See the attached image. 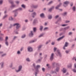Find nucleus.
I'll return each instance as SVG.
<instances>
[{
    "mask_svg": "<svg viewBox=\"0 0 76 76\" xmlns=\"http://www.w3.org/2000/svg\"><path fill=\"white\" fill-rule=\"evenodd\" d=\"M33 66L36 72L35 73V76H37V74H38L37 72H39V68H40V65H37L36 66H35V64H33Z\"/></svg>",
    "mask_w": 76,
    "mask_h": 76,
    "instance_id": "1",
    "label": "nucleus"
},
{
    "mask_svg": "<svg viewBox=\"0 0 76 76\" xmlns=\"http://www.w3.org/2000/svg\"><path fill=\"white\" fill-rule=\"evenodd\" d=\"M16 26V30H18V29H19L20 27V25L19 23H16L14 24L13 25V26Z\"/></svg>",
    "mask_w": 76,
    "mask_h": 76,
    "instance_id": "2",
    "label": "nucleus"
},
{
    "mask_svg": "<svg viewBox=\"0 0 76 76\" xmlns=\"http://www.w3.org/2000/svg\"><path fill=\"white\" fill-rule=\"evenodd\" d=\"M61 4H62V3H60L56 7V9H58L60 11H61V12H62V11H63V9H59V8H58L59 7H60V6H61Z\"/></svg>",
    "mask_w": 76,
    "mask_h": 76,
    "instance_id": "3",
    "label": "nucleus"
},
{
    "mask_svg": "<svg viewBox=\"0 0 76 76\" xmlns=\"http://www.w3.org/2000/svg\"><path fill=\"white\" fill-rule=\"evenodd\" d=\"M69 4H70V2H69V1H64V3L63 6L64 7H66V6H67Z\"/></svg>",
    "mask_w": 76,
    "mask_h": 76,
    "instance_id": "4",
    "label": "nucleus"
},
{
    "mask_svg": "<svg viewBox=\"0 0 76 76\" xmlns=\"http://www.w3.org/2000/svg\"><path fill=\"white\" fill-rule=\"evenodd\" d=\"M27 50L29 52H32L33 51V49L31 47H28L27 48Z\"/></svg>",
    "mask_w": 76,
    "mask_h": 76,
    "instance_id": "5",
    "label": "nucleus"
},
{
    "mask_svg": "<svg viewBox=\"0 0 76 76\" xmlns=\"http://www.w3.org/2000/svg\"><path fill=\"white\" fill-rule=\"evenodd\" d=\"M54 53H52L51 54V56L50 58V61H52L53 60V59H54Z\"/></svg>",
    "mask_w": 76,
    "mask_h": 76,
    "instance_id": "6",
    "label": "nucleus"
},
{
    "mask_svg": "<svg viewBox=\"0 0 76 76\" xmlns=\"http://www.w3.org/2000/svg\"><path fill=\"white\" fill-rule=\"evenodd\" d=\"M34 33H33V31H30V33H29L28 34V36L29 37H33L34 36Z\"/></svg>",
    "mask_w": 76,
    "mask_h": 76,
    "instance_id": "7",
    "label": "nucleus"
},
{
    "mask_svg": "<svg viewBox=\"0 0 76 76\" xmlns=\"http://www.w3.org/2000/svg\"><path fill=\"white\" fill-rule=\"evenodd\" d=\"M38 22V20L37 19V18H35L33 20V24L34 25H36V24Z\"/></svg>",
    "mask_w": 76,
    "mask_h": 76,
    "instance_id": "8",
    "label": "nucleus"
},
{
    "mask_svg": "<svg viewBox=\"0 0 76 76\" xmlns=\"http://www.w3.org/2000/svg\"><path fill=\"white\" fill-rule=\"evenodd\" d=\"M22 66L20 65L19 66V68H18V70H16V72H20V70H21V69H22Z\"/></svg>",
    "mask_w": 76,
    "mask_h": 76,
    "instance_id": "9",
    "label": "nucleus"
},
{
    "mask_svg": "<svg viewBox=\"0 0 76 76\" xmlns=\"http://www.w3.org/2000/svg\"><path fill=\"white\" fill-rule=\"evenodd\" d=\"M67 46H68V42H66L65 43L64 46L63 47V49H64V50H66V48H65V47H67Z\"/></svg>",
    "mask_w": 76,
    "mask_h": 76,
    "instance_id": "10",
    "label": "nucleus"
},
{
    "mask_svg": "<svg viewBox=\"0 0 76 76\" xmlns=\"http://www.w3.org/2000/svg\"><path fill=\"white\" fill-rule=\"evenodd\" d=\"M40 16L41 18H45V15L44 13H42L40 14Z\"/></svg>",
    "mask_w": 76,
    "mask_h": 76,
    "instance_id": "11",
    "label": "nucleus"
},
{
    "mask_svg": "<svg viewBox=\"0 0 76 76\" xmlns=\"http://www.w3.org/2000/svg\"><path fill=\"white\" fill-rule=\"evenodd\" d=\"M57 53L58 55H59V57H61V53H60V50H57Z\"/></svg>",
    "mask_w": 76,
    "mask_h": 76,
    "instance_id": "12",
    "label": "nucleus"
},
{
    "mask_svg": "<svg viewBox=\"0 0 76 76\" xmlns=\"http://www.w3.org/2000/svg\"><path fill=\"white\" fill-rule=\"evenodd\" d=\"M13 13H15L14 17H15L16 16H17V15L18 13V12L17 11H15V10H13L12 11Z\"/></svg>",
    "mask_w": 76,
    "mask_h": 76,
    "instance_id": "13",
    "label": "nucleus"
},
{
    "mask_svg": "<svg viewBox=\"0 0 76 76\" xmlns=\"http://www.w3.org/2000/svg\"><path fill=\"white\" fill-rule=\"evenodd\" d=\"M65 36H63L61 37H59V38H58L57 40V41H60V40H61V39H63V38H64L65 37Z\"/></svg>",
    "mask_w": 76,
    "mask_h": 76,
    "instance_id": "14",
    "label": "nucleus"
},
{
    "mask_svg": "<svg viewBox=\"0 0 76 76\" xmlns=\"http://www.w3.org/2000/svg\"><path fill=\"white\" fill-rule=\"evenodd\" d=\"M48 19H51L53 18L52 15H50V14H49L48 15Z\"/></svg>",
    "mask_w": 76,
    "mask_h": 76,
    "instance_id": "15",
    "label": "nucleus"
},
{
    "mask_svg": "<svg viewBox=\"0 0 76 76\" xmlns=\"http://www.w3.org/2000/svg\"><path fill=\"white\" fill-rule=\"evenodd\" d=\"M54 9V6L50 8V9H49V12H51L52 11V10H53Z\"/></svg>",
    "mask_w": 76,
    "mask_h": 76,
    "instance_id": "16",
    "label": "nucleus"
},
{
    "mask_svg": "<svg viewBox=\"0 0 76 76\" xmlns=\"http://www.w3.org/2000/svg\"><path fill=\"white\" fill-rule=\"evenodd\" d=\"M42 45H40L37 48H38V51H40V49L41 48V47H42Z\"/></svg>",
    "mask_w": 76,
    "mask_h": 76,
    "instance_id": "17",
    "label": "nucleus"
},
{
    "mask_svg": "<svg viewBox=\"0 0 76 76\" xmlns=\"http://www.w3.org/2000/svg\"><path fill=\"white\" fill-rule=\"evenodd\" d=\"M18 10H20V11H22V8H18V9L15 10V11L16 12V11L17 12Z\"/></svg>",
    "mask_w": 76,
    "mask_h": 76,
    "instance_id": "18",
    "label": "nucleus"
},
{
    "mask_svg": "<svg viewBox=\"0 0 76 76\" xmlns=\"http://www.w3.org/2000/svg\"><path fill=\"white\" fill-rule=\"evenodd\" d=\"M43 29V26H40V28H39L40 31H42Z\"/></svg>",
    "mask_w": 76,
    "mask_h": 76,
    "instance_id": "19",
    "label": "nucleus"
},
{
    "mask_svg": "<svg viewBox=\"0 0 76 76\" xmlns=\"http://www.w3.org/2000/svg\"><path fill=\"white\" fill-rule=\"evenodd\" d=\"M67 12H65L64 13L62 14V15L64 16H67Z\"/></svg>",
    "mask_w": 76,
    "mask_h": 76,
    "instance_id": "20",
    "label": "nucleus"
},
{
    "mask_svg": "<svg viewBox=\"0 0 76 76\" xmlns=\"http://www.w3.org/2000/svg\"><path fill=\"white\" fill-rule=\"evenodd\" d=\"M67 67L68 68H70L72 67V64H70L69 65H67Z\"/></svg>",
    "mask_w": 76,
    "mask_h": 76,
    "instance_id": "21",
    "label": "nucleus"
},
{
    "mask_svg": "<svg viewBox=\"0 0 76 76\" xmlns=\"http://www.w3.org/2000/svg\"><path fill=\"white\" fill-rule=\"evenodd\" d=\"M62 72H63V73H65L67 72V70L65 69L64 68L62 70Z\"/></svg>",
    "mask_w": 76,
    "mask_h": 76,
    "instance_id": "22",
    "label": "nucleus"
},
{
    "mask_svg": "<svg viewBox=\"0 0 76 76\" xmlns=\"http://www.w3.org/2000/svg\"><path fill=\"white\" fill-rule=\"evenodd\" d=\"M9 20H13V18H12V16H11V17H10L9 18Z\"/></svg>",
    "mask_w": 76,
    "mask_h": 76,
    "instance_id": "23",
    "label": "nucleus"
},
{
    "mask_svg": "<svg viewBox=\"0 0 76 76\" xmlns=\"http://www.w3.org/2000/svg\"><path fill=\"white\" fill-rule=\"evenodd\" d=\"M41 59H39L38 60L36 61V63H41Z\"/></svg>",
    "mask_w": 76,
    "mask_h": 76,
    "instance_id": "24",
    "label": "nucleus"
},
{
    "mask_svg": "<svg viewBox=\"0 0 76 76\" xmlns=\"http://www.w3.org/2000/svg\"><path fill=\"white\" fill-rule=\"evenodd\" d=\"M55 70H56V72H58L59 71V67H57L55 69Z\"/></svg>",
    "mask_w": 76,
    "mask_h": 76,
    "instance_id": "25",
    "label": "nucleus"
},
{
    "mask_svg": "<svg viewBox=\"0 0 76 76\" xmlns=\"http://www.w3.org/2000/svg\"><path fill=\"white\" fill-rule=\"evenodd\" d=\"M32 7L34 9H37L38 6V5H33Z\"/></svg>",
    "mask_w": 76,
    "mask_h": 76,
    "instance_id": "26",
    "label": "nucleus"
},
{
    "mask_svg": "<svg viewBox=\"0 0 76 76\" xmlns=\"http://www.w3.org/2000/svg\"><path fill=\"white\" fill-rule=\"evenodd\" d=\"M72 10L73 12H75L76 11V7L75 6L73 7L72 8Z\"/></svg>",
    "mask_w": 76,
    "mask_h": 76,
    "instance_id": "27",
    "label": "nucleus"
},
{
    "mask_svg": "<svg viewBox=\"0 0 76 76\" xmlns=\"http://www.w3.org/2000/svg\"><path fill=\"white\" fill-rule=\"evenodd\" d=\"M33 31L34 32H35L37 31V28L36 27H34L33 28Z\"/></svg>",
    "mask_w": 76,
    "mask_h": 76,
    "instance_id": "28",
    "label": "nucleus"
},
{
    "mask_svg": "<svg viewBox=\"0 0 76 76\" xmlns=\"http://www.w3.org/2000/svg\"><path fill=\"white\" fill-rule=\"evenodd\" d=\"M58 20V21L59 22H60L61 21V17H59L58 18V20Z\"/></svg>",
    "mask_w": 76,
    "mask_h": 76,
    "instance_id": "29",
    "label": "nucleus"
},
{
    "mask_svg": "<svg viewBox=\"0 0 76 76\" xmlns=\"http://www.w3.org/2000/svg\"><path fill=\"white\" fill-rule=\"evenodd\" d=\"M52 3H53V1H51L49 2L48 4V5H50V4H51Z\"/></svg>",
    "mask_w": 76,
    "mask_h": 76,
    "instance_id": "30",
    "label": "nucleus"
},
{
    "mask_svg": "<svg viewBox=\"0 0 76 76\" xmlns=\"http://www.w3.org/2000/svg\"><path fill=\"white\" fill-rule=\"evenodd\" d=\"M56 71H51V74H53V73H56V74H57V72H56Z\"/></svg>",
    "mask_w": 76,
    "mask_h": 76,
    "instance_id": "31",
    "label": "nucleus"
},
{
    "mask_svg": "<svg viewBox=\"0 0 76 76\" xmlns=\"http://www.w3.org/2000/svg\"><path fill=\"white\" fill-rule=\"evenodd\" d=\"M15 38H16V37L14 36V38H13L12 40V41L11 42V43H12V42H13V41H14V40L15 39Z\"/></svg>",
    "mask_w": 76,
    "mask_h": 76,
    "instance_id": "32",
    "label": "nucleus"
},
{
    "mask_svg": "<svg viewBox=\"0 0 76 76\" xmlns=\"http://www.w3.org/2000/svg\"><path fill=\"white\" fill-rule=\"evenodd\" d=\"M36 41H37V40H34L33 41H31L29 42V43L31 44V43H32L33 42H35Z\"/></svg>",
    "mask_w": 76,
    "mask_h": 76,
    "instance_id": "33",
    "label": "nucleus"
},
{
    "mask_svg": "<svg viewBox=\"0 0 76 76\" xmlns=\"http://www.w3.org/2000/svg\"><path fill=\"white\" fill-rule=\"evenodd\" d=\"M44 35V33H42L41 34H40V35L39 36V38H40L41 37H42L43 35Z\"/></svg>",
    "mask_w": 76,
    "mask_h": 76,
    "instance_id": "34",
    "label": "nucleus"
},
{
    "mask_svg": "<svg viewBox=\"0 0 76 76\" xmlns=\"http://www.w3.org/2000/svg\"><path fill=\"white\" fill-rule=\"evenodd\" d=\"M12 4V5L10 7L11 8H13V7H15V5H14V3H13V4Z\"/></svg>",
    "mask_w": 76,
    "mask_h": 76,
    "instance_id": "35",
    "label": "nucleus"
},
{
    "mask_svg": "<svg viewBox=\"0 0 76 76\" xmlns=\"http://www.w3.org/2000/svg\"><path fill=\"white\" fill-rule=\"evenodd\" d=\"M26 37V34H23L21 37V38H24Z\"/></svg>",
    "mask_w": 76,
    "mask_h": 76,
    "instance_id": "36",
    "label": "nucleus"
},
{
    "mask_svg": "<svg viewBox=\"0 0 76 76\" xmlns=\"http://www.w3.org/2000/svg\"><path fill=\"white\" fill-rule=\"evenodd\" d=\"M1 64V68H3V66L4 65V63L3 62H2Z\"/></svg>",
    "mask_w": 76,
    "mask_h": 76,
    "instance_id": "37",
    "label": "nucleus"
},
{
    "mask_svg": "<svg viewBox=\"0 0 76 76\" xmlns=\"http://www.w3.org/2000/svg\"><path fill=\"white\" fill-rule=\"evenodd\" d=\"M9 3H10L11 4H13V1H12V0H9Z\"/></svg>",
    "mask_w": 76,
    "mask_h": 76,
    "instance_id": "38",
    "label": "nucleus"
},
{
    "mask_svg": "<svg viewBox=\"0 0 76 76\" xmlns=\"http://www.w3.org/2000/svg\"><path fill=\"white\" fill-rule=\"evenodd\" d=\"M3 38L2 37H0V41H3Z\"/></svg>",
    "mask_w": 76,
    "mask_h": 76,
    "instance_id": "39",
    "label": "nucleus"
},
{
    "mask_svg": "<svg viewBox=\"0 0 76 76\" xmlns=\"http://www.w3.org/2000/svg\"><path fill=\"white\" fill-rule=\"evenodd\" d=\"M26 60L27 61H30V60H29V58H26Z\"/></svg>",
    "mask_w": 76,
    "mask_h": 76,
    "instance_id": "40",
    "label": "nucleus"
},
{
    "mask_svg": "<svg viewBox=\"0 0 76 76\" xmlns=\"http://www.w3.org/2000/svg\"><path fill=\"white\" fill-rule=\"evenodd\" d=\"M21 7H23V8H24V9L25 8V5L23 4H22V5H21Z\"/></svg>",
    "mask_w": 76,
    "mask_h": 76,
    "instance_id": "41",
    "label": "nucleus"
},
{
    "mask_svg": "<svg viewBox=\"0 0 76 76\" xmlns=\"http://www.w3.org/2000/svg\"><path fill=\"white\" fill-rule=\"evenodd\" d=\"M3 0H0V5H1L2 4V3H3Z\"/></svg>",
    "mask_w": 76,
    "mask_h": 76,
    "instance_id": "42",
    "label": "nucleus"
},
{
    "mask_svg": "<svg viewBox=\"0 0 76 76\" xmlns=\"http://www.w3.org/2000/svg\"><path fill=\"white\" fill-rule=\"evenodd\" d=\"M51 69V66H49L48 67V70H50Z\"/></svg>",
    "mask_w": 76,
    "mask_h": 76,
    "instance_id": "43",
    "label": "nucleus"
},
{
    "mask_svg": "<svg viewBox=\"0 0 76 76\" xmlns=\"http://www.w3.org/2000/svg\"><path fill=\"white\" fill-rule=\"evenodd\" d=\"M55 64H56V63L54 62L52 64V66L54 68L55 67Z\"/></svg>",
    "mask_w": 76,
    "mask_h": 76,
    "instance_id": "44",
    "label": "nucleus"
},
{
    "mask_svg": "<svg viewBox=\"0 0 76 76\" xmlns=\"http://www.w3.org/2000/svg\"><path fill=\"white\" fill-rule=\"evenodd\" d=\"M45 68L43 67L42 68V71L43 72H45Z\"/></svg>",
    "mask_w": 76,
    "mask_h": 76,
    "instance_id": "45",
    "label": "nucleus"
},
{
    "mask_svg": "<svg viewBox=\"0 0 76 76\" xmlns=\"http://www.w3.org/2000/svg\"><path fill=\"white\" fill-rule=\"evenodd\" d=\"M5 44L7 46H8V45H9V43H8V42H7V41H6Z\"/></svg>",
    "mask_w": 76,
    "mask_h": 76,
    "instance_id": "46",
    "label": "nucleus"
},
{
    "mask_svg": "<svg viewBox=\"0 0 76 76\" xmlns=\"http://www.w3.org/2000/svg\"><path fill=\"white\" fill-rule=\"evenodd\" d=\"M76 57H74L72 58V60H75V61L76 62Z\"/></svg>",
    "mask_w": 76,
    "mask_h": 76,
    "instance_id": "47",
    "label": "nucleus"
},
{
    "mask_svg": "<svg viewBox=\"0 0 76 76\" xmlns=\"http://www.w3.org/2000/svg\"><path fill=\"white\" fill-rule=\"evenodd\" d=\"M7 15H5L4 16V17H3V19H5V18H6V17H7Z\"/></svg>",
    "mask_w": 76,
    "mask_h": 76,
    "instance_id": "48",
    "label": "nucleus"
},
{
    "mask_svg": "<svg viewBox=\"0 0 76 76\" xmlns=\"http://www.w3.org/2000/svg\"><path fill=\"white\" fill-rule=\"evenodd\" d=\"M76 69H75V68L74 69H73L72 71H73V72H74V73H76Z\"/></svg>",
    "mask_w": 76,
    "mask_h": 76,
    "instance_id": "49",
    "label": "nucleus"
},
{
    "mask_svg": "<svg viewBox=\"0 0 76 76\" xmlns=\"http://www.w3.org/2000/svg\"><path fill=\"white\" fill-rule=\"evenodd\" d=\"M6 56V53H4L1 56L3 57H4V56Z\"/></svg>",
    "mask_w": 76,
    "mask_h": 76,
    "instance_id": "50",
    "label": "nucleus"
},
{
    "mask_svg": "<svg viewBox=\"0 0 76 76\" xmlns=\"http://www.w3.org/2000/svg\"><path fill=\"white\" fill-rule=\"evenodd\" d=\"M60 31H64V28H61L59 30Z\"/></svg>",
    "mask_w": 76,
    "mask_h": 76,
    "instance_id": "51",
    "label": "nucleus"
},
{
    "mask_svg": "<svg viewBox=\"0 0 76 76\" xmlns=\"http://www.w3.org/2000/svg\"><path fill=\"white\" fill-rule=\"evenodd\" d=\"M74 69H76V63H75L74 64Z\"/></svg>",
    "mask_w": 76,
    "mask_h": 76,
    "instance_id": "52",
    "label": "nucleus"
},
{
    "mask_svg": "<svg viewBox=\"0 0 76 76\" xmlns=\"http://www.w3.org/2000/svg\"><path fill=\"white\" fill-rule=\"evenodd\" d=\"M68 25L67 24H62L61 25L62 26H67Z\"/></svg>",
    "mask_w": 76,
    "mask_h": 76,
    "instance_id": "53",
    "label": "nucleus"
},
{
    "mask_svg": "<svg viewBox=\"0 0 76 76\" xmlns=\"http://www.w3.org/2000/svg\"><path fill=\"white\" fill-rule=\"evenodd\" d=\"M51 45H54L55 44V42H52L51 43Z\"/></svg>",
    "mask_w": 76,
    "mask_h": 76,
    "instance_id": "54",
    "label": "nucleus"
},
{
    "mask_svg": "<svg viewBox=\"0 0 76 76\" xmlns=\"http://www.w3.org/2000/svg\"><path fill=\"white\" fill-rule=\"evenodd\" d=\"M7 39H8V37H6L5 38V41H7Z\"/></svg>",
    "mask_w": 76,
    "mask_h": 76,
    "instance_id": "55",
    "label": "nucleus"
},
{
    "mask_svg": "<svg viewBox=\"0 0 76 76\" xmlns=\"http://www.w3.org/2000/svg\"><path fill=\"white\" fill-rule=\"evenodd\" d=\"M58 17H59V15H57L55 16V19H57V18H58Z\"/></svg>",
    "mask_w": 76,
    "mask_h": 76,
    "instance_id": "56",
    "label": "nucleus"
},
{
    "mask_svg": "<svg viewBox=\"0 0 76 76\" xmlns=\"http://www.w3.org/2000/svg\"><path fill=\"white\" fill-rule=\"evenodd\" d=\"M17 53L18 54H20V51L18 50V51Z\"/></svg>",
    "mask_w": 76,
    "mask_h": 76,
    "instance_id": "57",
    "label": "nucleus"
},
{
    "mask_svg": "<svg viewBox=\"0 0 76 76\" xmlns=\"http://www.w3.org/2000/svg\"><path fill=\"white\" fill-rule=\"evenodd\" d=\"M56 50H57V48H56V47H54V52H55V51H56Z\"/></svg>",
    "mask_w": 76,
    "mask_h": 76,
    "instance_id": "58",
    "label": "nucleus"
},
{
    "mask_svg": "<svg viewBox=\"0 0 76 76\" xmlns=\"http://www.w3.org/2000/svg\"><path fill=\"white\" fill-rule=\"evenodd\" d=\"M37 55H38V52H36L34 54V56H36Z\"/></svg>",
    "mask_w": 76,
    "mask_h": 76,
    "instance_id": "59",
    "label": "nucleus"
},
{
    "mask_svg": "<svg viewBox=\"0 0 76 76\" xmlns=\"http://www.w3.org/2000/svg\"><path fill=\"white\" fill-rule=\"evenodd\" d=\"M48 28V27H45L44 29V31H45V30H47V29Z\"/></svg>",
    "mask_w": 76,
    "mask_h": 76,
    "instance_id": "60",
    "label": "nucleus"
},
{
    "mask_svg": "<svg viewBox=\"0 0 76 76\" xmlns=\"http://www.w3.org/2000/svg\"><path fill=\"white\" fill-rule=\"evenodd\" d=\"M13 66V64L12 63H11V64L10 65V67L11 68V67H12V66Z\"/></svg>",
    "mask_w": 76,
    "mask_h": 76,
    "instance_id": "61",
    "label": "nucleus"
},
{
    "mask_svg": "<svg viewBox=\"0 0 76 76\" xmlns=\"http://www.w3.org/2000/svg\"><path fill=\"white\" fill-rule=\"evenodd\" d=\"M46 76H51V75L49 74H47L46 75Z\"/></svg>",
    "mask_w": 76,
    "mask_h": 76,
    "instance_id": "62",
    "label": "nucleus"
},
{
    "mask_svg": "<svg viewBox=\"0 0 76 76\" xmlns=\"http://www.w3.org/2000/svg\"><path fill=\"white\" fill-rule=\"evenodd\" d=\"M13 26L12 24H10V26L9 27V28H12V27Z\"/></svg>",
    "mask_w": 76,
    "mask_h": 76,
    "instance_id": "63",
    "label": "nucleus"
},
{
    "mask_svg": "<svg viewBox=\"0 0 76 76\" xmlns=\"http://www.w3.org/2000/svg\"><path fill=\"white\" fill-rule=\"evenodd\" d=\"M32 15H34V16H35L36 15V13L35 12H33V13L32 14Z\"/></svg>",
    "mask_w": 76,
    "mask_h": 76,
    "instance_id": "64",
    "label": "nucleus"
}]
</instances>
